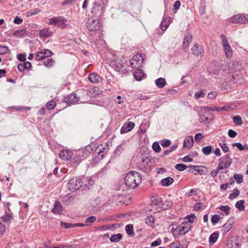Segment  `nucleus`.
Segmentation results:
<instances>
[{"label":"nucleus","instance_id":"nucleus-26","mask_svg":"<svg viewBox=\"0 0 248 248\" xmlns=\"http://www.w3.org/2000/svg\"><path fill=\"white\" fill-rule=\"evenodd\" d=\"M155 85L159 88H162L166 85V81L165 78H160L155 80Z\"/></svg>","mask_w":248,"mask_h":248},{"label":"nucleus","instance_id":"nucleus-48","mask_svg":"<svg viewBox=\"0 0 248 248\" xmlns=\"http://www.w3.org/2000/svg\"><path fill=\"white\" fill-rule=\"evenodd\" d=\"M189 167H191V168H192L193 170L196 171L194 173L195 175H197L198 173H200V175L203 174V173H202L203 170H200L199 167L191 165L189 166Z\"/></svg>","mask_w":248,"mask_h":248},{"label":"nucleus","instance_id":"nucleus-23","mask_svg":"<svg viewBox=\"0 0 248 248\" xmlns=\"http://www.w3.org/2000/svg\"><path fill=\"white\" fill-rule=\"evenodd\" d=\"M192 40V37L191 35H187L185 37L183 41L184 48H187L189 46Z\"/></svg>","mask_w":248,"mask_h":248},{"label":"nucleus","instance_id":"nucleus-1","mask_svg":"<svg viewBox=\"0 0 248 248\" xmlns=\"http://www.w3.org/2000/svg\"><path fill=\"white\" fill-rule=\"evenodd\" d=\"M125 184L130 189H135L141 182V177L137 171L128 172L125 177Z\"/></svg>","mask_w":248,"mask_h":248},{"label":"nucleus","instance_id":"nucleus-35","mask_svg":"<svg viewBox=\"0 0 248 248\" xmlns=\"http://www.w3.org/2000/svg\"><path fill=\"white\" fill-rule=\"evenodd\" d=\"M212 151V147L211 146H207L204 147L202 149V152L205 155H208Z\"/></svg>","mask_w":248,"mask_h":248},{"label":"nucleus","instance_id":"nucleus-40","mask_svg":"<svg viewBox=\"0 0 248 248\" xmlns=\"http://www.w3.org/2000/svg\"><path fill=\"white\" fill-rule=\"evenodd\" d=\"M219 209L223 211L225 215L228 216L230 214V207L229 206L221 205L219 207Z\"/></svg>","mask_w":248,"mask_h":248},{"label":"nucleus","instance_id":"nucleus-39","mask_svg":"<svg viewBox=\"0 0 248 248\" xmlns=\"http://www.w3.org/2000/svg\"><path fill=\"white\" fill-rule=\"evenodd\" d=\"M170 25L169 21L165 18L162 21L160 24V28L163 31H165L168 28Z\"/></svg>","mask_w":248,"mask_h":248},{"label":"nucleus","instance_id":"nucleus-17","mask_svg":"<svg viewBox=\"0 0 248 248\" xmlns=\"http://www.w3.org/2000/svg\"><path fill=\"white\" fill-rule=\"evenodd\" d=\"M31 68V63L29 62H24L23 63H20L17 66L18 70L20 72H22L24 70H30Z\"/></svg>","mask_w":248,"mask_h":248},{"label":"nucleus","instance_id":"nucleus-42","mask_svg":"<svg viewBox=\"0 0 248 248\" xmlns=\"http://www.w3.org/2000/svg\"><path fill=\"white\" fill-rule=\"evenodd\" d=\"M223 48L225 51L226 57L227 58L230 57L232 55V52L230 45L224 46Z\"/></svg>","mask_w":248,"mask_h":248},{"label":"nucleus","instance_id":"nucleus-52","mask_svg":"<svg viewBox=\"0 0 248 248\" xmlns=\"http://www.w3.org/2000/svg\"><path fill=\"white\" fill-rule=\"evenodd\" d=\"M220 38L222 40L223 46H228L229 45L227 39H226L225 35L221 34L220 35Z\"/></svg>","mask_w":248,"mask_h":248},{"label":"nucleus","instance_id":"nucleus-31","mask_svg":"<svg viewBox=\"0 0 248 248\" xmlns=\"http://www.w3.org/2000/svg\"><path fill=\"white\" fill-rule=\"evenodd\" d=\"M218 237V233L217 232H214L211 234L209 237V241L210 244H214L217 240Z\"/></svg>","mask_w":248,"mask_h":248},{"label":"nucleus","instance_id":"nucleus-11","mask_svg":"<svg viewBox=\"0 0 248 248\" xmlns=\"http://www.w3.org/2000/svg\"><path fill=\"white\" fill-rule=\"evenodd\" d=\"M151 201L153 205H156L161 209H165V204L162 203V199L158 196H152L151 197Z\"/></svg>","mask_w":248,"mask_h":248},{"label":"nucleus","instance_id":"nucleus-56","mask_svg":"<svg viewBox=\"0 0 248 248\" xmlns=\"http://www.w3.org/2000/svg\"><path fill=\"white\" fill-rule=\"evenodd\" d=\"M205 96V93L203 91H202L199 92H196L195 93V97L196 99H199L200 98H202Z\"/></svg>","mask_w":248,"mask_h":248},{"label":"nucleus","instance_id":"nucleus-57","mask_svg":"<svg viewBox=\"0 0 248 248\" xmlns=\"http://www.w3.org/2000/svg\"><path fill=\"white\" fill-rule=\"evenodd\" d=\"M219 145H220L222 150H223V151L224 153H227L229 151V149L228 146H227V143H220Z\"/></svg>","mask_w":248,"mask_h":248},{"label":"nucleus","instance_id":"nucleus-37","mask_svg":"<svg viewBox=\"0 0 248 248\" xmlns=\"http://www.w3.org/2000/svg\"><path fill=\"white\" fill-rule=\"evenodd\" d=\"M239 194H240V191H239V189L237 188H235V189H234L233 192L231 193L229 195V198L230 200H232V199L235 198L236 197H237V196H238Z\"/></svg>","mask_w":248,"mask_h":248},{"label":"nucleus","instance_id":"nucleus-6","mask_svg":"<svg viewBox=\"0 0 248 248\" xmlns=\"http://www.w3.org/2000/svg\"><path fill=\"white\" fill-rule=\"evenodd\" d=\"M67 20L63 16H60L54 17L49 19V24L57 26L61 29H65L66 27Z\"/></svg>","mask_w":248,"mask_h":248},{"label":"nucleus","instance_id":"nucleus-54","mask_svg":"<svg viewBox=\"0 0 248 248\" xmlns=\"http://www.w3.org/2000/svg\"><path fill=\"white\" fill-rule=\"evenodd\" d=\"M186 219L188 220V223H193L194 222L195 220L196 219V217L195 215L191 214V215H188L186 217Z\"/></svg>","mask_w":248,"mask_h":248},{"label":"nucleus","instance_id":"nucleus-43","mask_svg":"<svg viewBox=\"0 0 248 248\" xmlns=\"http://www.w3.org/2000/svg\"><path fill=\"white\" fill-rule=\"evenodd\" d=\"M56 105V104L55 101H54L53 100H51L46 104V107L47 109L49 110H51L55 108Z\"/></svg>","mask_w":248,"mask_h":248},{"label":"nucleus","instance_id":"nucleus-10","mask_svg":"<svg viewBox=\"0 0 248 248\" xmlns=\"http://www.w3.org/2000/svg\"><path fill=\"white\" fill-rule=\"evenodd\" d=\"M139 164L140 169L145 171L148 168L151 167L152 161L148 157H143Z\"/></svg>","mask_w":248,"mask_h":248},{"label":"nucleus","instance_id":"nucleus-50","mask_svg":"<svg viewBox=\"0 0 248 248\" xmlns=\"http://www.w3.org/2000/svg\"><path fill=\"white\" fill-rule=\"evenodd\" d=\"M61 226L65 229L75 227V224L61 222Z\"/></svg>","mask_w":248,"mask_h":248},{"label":"nucleus","instance_id":"nucleus-2","mask_svg":"<svg viewBox=\"0 0 248 248\" xmlns=\"http://www.w3.org/2000/svg\"><path fill=\"white\" fill-rule=\"evenodd\" d=\"M190 225L186 221L177 226L175 229H172L171 232L174 237L186 233L190 230Z\"/></svg>","mask_w":248,"mask_h":248},{"label":"nucleus","instance_id":"nucleus-33","mask_svg":"<svg viewBox=\"0 0 248 248\" xmlns=\"http://www.w3.org/2000/svg\"><path fill=\"white\" fill-rule=\"evenodd\" d=\"M83 159V158L78 154L75 155L74 158L71 160V162L74 164H78Z\"/></svg>","mask_w":248,"mask_h":248},{"label":"nucleus","instance_id":"nucleus-25","mask_svg":"<svg viewBox=\"0 0 248 248\" xmlns=\"http://www.w3.org/2000/svg\"><path fill=\"white\" fill-rule=\"evenodd\" d=\"M52 32L48 29H44L39 32V36L40 37H48L51 36Z\"/></svg>","mask_w":248,"mask_h":248},{"label":"nucleus","instance_id":"nucleus-3","mask_svg":"<svg viewBox=\"0 0 248 248\" xmlns=\"http://www.w3.org/2000/svg\"><path fill=\"white\" fill-rule=\"evenodd\" d=\"M83 182L80 177L71 178L68 183L67 188L72 192L79 190L83 186Z\"/></svg>","mask_w":248,"mask_h":248},{"label":"nucleus","instance_id":"nucleus-4","mask_svg":"<svg viewBox=\"0 0 248 248\" xmlns=\"http://www.w3.org/2000/svg\"><path fill=\"white\" fill-rule=\"evenodd\" d=\"M86 26L89 31H96L101 29L102 23L100 19L91 17L88 19L86 22Z\"/></svg>","mask_w":248,"mask_h":248},{"label":"nucleus","instance_id":"nucleus-34","mask_svg":"<svg viewBox=\"0 0 248 248\" xmlns=\"http://www.w3.org/2000/svg\"><path fill=\"white\" fill-rule=\"evenodd\" d=\"M244 203V200L238 201L235 203V207L238 209V210L241 211H243L245 209Z\"/></svg>","mask_w":248,"mask_h":248},{"label":"nucleus","instance_id":"nucleus-22","mask_svg":"<svg viewBox=\"0 0 248 248\" xmlns=\"http://www.w3.org/2000/svg\"><path fill=\"white\" fill-rule=\"evenodd\" d=\"M100 78L96 74L92 73L88 76V79L90 81L93 83H98Z\"/></svg>","mask_w":248,"mask_h":248},{"label":"nucleus","instance_id":"nucleus-44","mask_svg":"<svg viewBox=\"0 0 248 248\" xmlns=\"http://www.w3.org/2000/svg\"><path fill=\"white\" fill-rule=\"evenodd\" d=\"M12 219V216L9 213H6L5 215L2 217V219L4 222H8Z\"/></svg>","mask_w":248,"mask_h":248},{"label":"nucleus","instance_id":"nucleus-59","mask_svg":"<svg viewBox=\"0 0 248 248\" xmlns=\"http://www.w3.org/2000/svg\"><path fill=\"white\" fill-rule=\"evenodd\" d=\"M89 151L86 150H82L81 151H79L78 152L79 155H80L83 159L84 157L88 154Z\"/></svg>","mask_w":248,"mask_h":248},{"label":"nucleus","instance_id":"nucleus-30","mask_svg":"<svg viewBox=\"0 0 248 248\" xmlns=\"http://www.w3.org/2000/svg\"><path fill=\"white\" fill-rule=\"evenodd\" d=\"M125 231L127 234L129 236H134V232L133 231V226L132 224L127 225L125 227Z\"/></svg>","mask_w":248,"mask_h":248},{"label":"nucleus","instance_id":"nucleus-61","mask_svg":"<svg viewBox=\"0 0 248 248\" xmlns=\"http://www.w3.org/2000/svg\"><path fill=\"white\" fill-rule=\"evenodd\" d=\"M40 10L39 9H34L28 12V14L30 16L34 15L39 12H40Z\"/></svg>","mask_w":248,"mask_h":248},{"label":"nucleus","instance_id":"nucleus-49","mask_svg":"<svg viewBox=\"0 0 248 248\" xmlns=\"http://www.w3.org/2000/svg\"><path fill=\"white\" fill-rule=\"evenodd\" d=\"M153 149L156 153H158L161 150V148L157 142H154L152 145Z\"/></svg>","mask_w":248,"mask_h":248},{"label":"nucleus","instance_id":"nucleus-47","mask_svg":"<svg viewBox=\"0 0 248 248\" xmlns=\"http://www.w3.org/2000/svg\"><path fill=\"white\" fill-rule=\"evenodd\" d=\"M233 177L238 184L243 182V176L240 174H234Z\"/></svg>","mask_w":248,"mask_h":248},{"label":"nucleus","instance_id":"nucleus-63","mask_svg":"<svg viewBox=\"0 0 248 248\" xmlns=\"http://www.w3.org/2000/svg\"><path fill=\"white\" fill-rule=\"evenodd\" d=\"M44 51L46 58L51 56L53 54V52L49 49H45L44 50Z\"/></svg>","mask_w":248,"mask_h":248},{"label":"nucleus","instance_id":"nucleus-32","mask_svg":"<svg viewBox=\"0 0 248 248\" xmlns=\"http://www.w3.org/2000/svg\"><path fill=\"white\" fill-rule=\"evenodd\" d=\"M122 238V235L121 233H117L113 235L110 238V240L112 242H118Z\"/></svg>","mask_w":248,"mask_h":248},{"label":"nucleus","instance_id":"nucleus-5","mask_svg":"<svg viewBox=\"0 0 248 248\" xmlns=\"http://www.w3.org/2000/svg\"><path fill=\"white\" fill-rule=\"evenodd\" d=\"M145 55L138 54L134 55L132 60H130V66L134 69L141 67L145 60Z\"/></svg>","mask_w":248,"mask_h":248},{"label":"nucleus","instance_id":"nucleus-9","mask_svg":"<svg viewBox=\"0 0 248 248\" xmlns=\"http://www.w3.org/2000/svg\"><path fill=\"white\" fill-rule=\"evenodd\" d=\"M97 3V2L94 3V6L92 9V13H95L97 16H100L104 13L106 6L104 3L98 4Z\"/></svg>","mask_w":248,"mask_h":248},{"label":"nucleus","instance_id":"nucleus-20","mask_svg":"<svg viewBox=\"0 0 248 248\" xmlns=\"http://www.w3.org/2000/svg\"><path fill=\"white\" fill-rule=\"evenodd\" d=\"M144 76V73L142 70L139 68H136V70L134 73V76L137 80L140 81Z\"/></svg>","mask_w":248,"mask_h":248},{"label":"nucleus","instance_id":"nucleus-36","mask_svg":"<svg viewBox=\"0 0 248 248\" xmlns=\"http://www.w3.org/2000/svg\"><path fill=\"white\" fill-rule=\"evenodd\" d=\"M145 222L147 224L150 226H153L154 223L155 218L153 216H149L147 217L145 219Z\"/></svg>","mask_w":248,"mask_h":248},{"label":"nucleus","instance_id":"nucleus-16","mask_svg":"<svg viewBox=\"0 0 248 248\" xmlns=\"http://www.w3.org/2000/svg\"><path fill=\"white\" fill-rule=\"evenodd\" d=\"M135 124L132 122L125 123L121 129V133H125L131 131L134 127Z\"/></svg>","mask_w":248,"mask_h":248},{"label":"nucleus","instance_id":"nucleus-60","mask_svg":"<svg viewBox=\"0 0 248 248\" xmlns=\"http://www.w3.org/2000/svg\"><path fill=\"white\" fill-rule=\"evenodd\" d=\"M237 135V133L232 129H230L228 131V135L230 138H235Z\"/></svg>","mask_w":248,"mask_h":248},{"label":"nucleus","instance_id":"nucleus-27","mask_svg":"<svg viewBox=\"0 0 248 248\" xmlns=\"http://www.w3.org/2000/svg\"><path fill=\"white\" fill-rule=\"evenodd\" d=\"M232 220H228L223 226L222 231L224 233H226L231 228L232 225Z\"/></svg>","mask_w":248,"mask_h":248},{"label":"nucleus","instance_id":"nucleus-21","mask_svg":"<svg viewBox=\"0 0 248 248\" xmlns=\"http://www.w3.org/2000/svg\"><path fill=\"white\" fill-rule=\"evenodd\" d=\"M52 211L55 214H57L58 215L61 214L62 212V208L60 202H56Z\"/></svg>","mask_w":248,"mask_h":248},{"label":"nucleus","instance_id":"nucleus-14","mask_svg":"<svg viewBox=\"0 0 248 248\" xmlns=\"http://www.w3.org/2000/svg\"><path fill=\"white\" fill-rule=\"evenodd\" d=\"M191 51L193 55L196 56L200 55L202 56L204 54V49L202 46L196 44L191 48Z\"/></svg>","mask_w":248,"mask_h":248},{"label":"nucleus","instance_id":"nucleus-62","mask_svg":"<svg viewBox=\"0 0 248 248\" xmlns=\"http://www.w3.org/2000/svg\"><path fill=\"white\" fill-rule=\"evenodd\" d=\"M201 121L203 122L209 123V116H206V114H203L201 116Z\"/></svg>","mask_w":248,"mask_h":248},{"label":"nucleus","instance_id":"nucleus-41","mask_svg":"<svg viewBox=\"0 0 248 248\" xmlns=\"http://www.w3.org/2000/svg\"><path fill=\"white\" fill-rule=\"evenodd\" d=\"M96 220V217L95 216H90L86 218L85 220V223L86 226H90Z\"/></svg>","mask_w":248,"mask_h":248},{"label":"nucleus","instance_id":"nucleus-53","mask_svg":"<svg viewBox=\"0 0 248 248\" xmlns=\"http://www.w3.org/2000/svg\"><path fill=\"white\" fill-rule=\"evenodd\" d=\"M171 141L169 140H161V145L163 147H167L169 146L170 145Z\"/></svg>","mask_w":248,"mask_h":248},{"label":"nucleus","instance_id":"nucleus-18","mask_svg":"<svg viewBox=\"0 0 248 248\" xmlns=\"http://www.w3.org/2000/svg\"><path fill=\"white\" fill-rule=\"evenodd\" d=\"M174 182L173 179L171 177H167L160 181V184L163 186H169Z\"/></svg>","mask_w":248,"mask_h":248},{"label":"nucleus","instance_id":"nucleus-15","mask_svg":"<svg viewBox=\"0 0 248 248\" xmlns=\"http://www.w3.org/2000/svg\"><path fill=\"white\" fill-rule=\"evenodd\" d=\"M102 93L98 87L90 88L86 91L87 95L90 97H94Z\"/></svg>","mask_w":248,"mask_h":248},{"label":"nucleus","instance_id":"nucleus-12","mask_svg":"<svg viewBox=\"0 0 248 248\" xmlns=\"http://www.w3.org/2000/svg\"><path fill=\"white\" fill-rule=\"evenodd\" d=\"M73 155V152L69 150H62L59 154L60 157L65 160H68L71 159Z\"/></svg>","mask_w":248,"mask_h":248},{"label":"nucleus","instance_id":"nucleus-51","mask_svg":"<svg viewBox=\"0 0 248 248\" xmlns=\"http://www.w3.org/2000/svg\"><path fill=\"white\" fill-rule=\"evenodd\" d=\"M9 52L8 47L0 45V55L7 54Z\"/></svg>","mask_w":248,"mask_h":248},{"label":"nucleus","instance_id":"nucleus-64","mask_svg":"<svg viewBox=\"0 0 248 248\" xmlns=\"http://www.w3.org/2000/svg\"><path fill=\"white\" fill-rule=\"evenodd\" d=\"M22 22V19L18 17V16H16L14 20V22L16 24H20Z\"/></svg>","mask_w":248,"mask_h":248},{"label":"nucleus","instance_id":"nucleus-24","mask_svg":"<svg viewBox=\"0 0 248 248\" xmlns=\"http://www.w3.org/2000/svg\"><path fill=\"white\" fill-rule=\"evenodd\" d=\"M111 66L116 71H120L124 67L123 64L118 62H110Z\"/></svg>","mask_w":248,"mask_h":248},{"label":"nucleus","instance_id":"nucleus-7","mask_svg":"<svg viewBox=\"0 0 248 248\" xmlns=\"http://www.w3.org/2000/svg\"><path fill=\"white\" fill-rule=\"evenodd\" d=\"M218 169L228 168L232 163V159L230 154H227L219 158L218 160Z\"/></svg>","mask_w":248,"mask_h":248},{"label":"nucleus","instance_id":"nucleus-13","mask_svg":"<svg viewBox=\"0 0 248 248\" xmlns=\"http://www.w3.org/2000/svg\"><path fill=\"white\" fill-rule=\"evenodd\" d=\"M79 98L75 93H71L64 98V102L67 104H72L78 102Z\"/></svg>","mask_w":248,"mask_h":248},{"label":"nucleus","instance_id":"nucleus-58","mask_svg":"<svg viewBox=\"0 0 248 248\" xmlns=\"http://www.w3.org/2000/svg\"><path fill=\"white\" fill-rule=\"evenodd\" d=\"M161 240L160 239H158L156 240H155L152 242L151 244V246L152 247H155L157 246L161 245Z\"/></svg>","mask_w":248,"mask_h":248},{"label":"nucleus","instance_id":"nucleus-38","mask_svg":"<svg viewBox=\"0 0 248 248\" xmlns=\"http://www.w3.org/2000/svg\"><path fill=\"white\" fill-rule=\"evenodd\" d=\"M54 61L52 58L47 59L44 62V65L47 68H50L53 65Z\"/></svg>","mask_w":248,"mask_h":248},{"label":"nucleus","instance_id":"nucleus-45","mask_svg":"<svg viewBox=\"0 0 248 248\" xmlns=\"http://www.w3.org/2000/svg\"><path fill=\"white\" fill-rule=\"evenodd\" d=\"M233 121L234 123L236 125H241L243 123L242 118L239 116L233 117Z\"/></svg>","mask_w":248,"mask_h":248},{"label":"nucleus","instance_id":"nucleus-46","mask_svg":"<svg viewBox=\"0 0 248 248\" xmlns=\"http://www.w3.org/2000/svg\"><path fill=\"white\" fill-rule=\"evenodd\" d=\"M175 168L179 171H183L187 168V166L184 164H177Z\"/></svg>","mask_w":248,"mask_h":248},{"label":"nucleus","instance_id":"nucleus-29","mask_svg":"<svg viewBox=\"0 0 248 248\" xmlns=\"http://www.w3.org/2000/svg\"><path fill=\"white\" fill-rule=\"evenodd\" d=\"M46 55L45 54V52L43 51H37V53L35 54L34 58L36 61H40L42 59H45L46 58Z\"/></svg>","mask_w":248,"mask_h":248},{"label":"nucleus","instance_id":"nucleus-19","mask_svg":"<svg viewBox=\"0 0 248 248\" xmlns=\"http://www.w3.org/2000/svg\"><path fill=\"white\" fill-rule=\"evenodd\" d=\"M193 144V139L191 136L186 138L184 141V146L186 148H190L192 147Z\"/></svg>","mask_w":248,"mask_h":248},{"label":"nucleus","instance_id":"nucleus-8","mask_svg":"<svg viewBox=\"0 0 248 248\" xmlns=\"http://www.w3.org/2000/svg\"><path fill=\"white\" fill-rule=\"evenodd\" d=\"M248 15L247 14H237L232 16L230 21L233 23L245 24L248 20Z\"/></svg>","mask_w":248,"mask_h":248},{"label":"nucleus","instance_id":"nucleus-55","mask_svg":"<svg viewBox=\"0 0 248 248\" xmlns=\"http://www.w3.org/2000/svg\"><path fill=\"white\" fill-rule=\"evenodd\" d=\"M220 219V217L218 215H214L211 218V221L213 224L217 223Z\"/></svg>","mask_w":248,"mask_h":248},{"label":"nucleus","instance_id":"nucleus-28","mask_svg":"<svg viewBox=\"0 0 248 248\" xmlns=\"http://www.w3.org/2000/svg\"><path fill=\"white\" fill-rule=\"evenodd\" d=\"M232 146L233 147H236L240 151L243 150H248V146L247 144H245L244 145H243L241 143L239 142H235L232 144Z\"/></svg>","mask_w":248,"mask_h":248}]
</instances>
